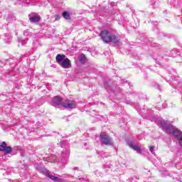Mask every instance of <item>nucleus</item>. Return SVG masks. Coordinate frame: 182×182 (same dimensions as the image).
Segmentation results:
<instances>
[{
    "instance_id": "nucleus-1",
    "label": "nucleus",
    "mask_w": 182,
    "mask_h": 182,
    "mask_svg": "<svg viewBox=\"0 0 182 182\" xmlns=\"http://www.w3.org/2000/svg\"><path fill=\"white\" fill-rule=\"evenodd\" d=\"M159 126L160 127L165 129L166 133H167L168 134H171L172 133L175 139H177L178 140L182 138V132L178 129H174L171 124H168L167 123V122L162 120L159 121Z\"/></svg>"
},
{
    "instance_id": "nucleus-2",
    "label": "nucleus",
    "mask_w": 182,
    "mask_h": 182,
    "mask_svg": "<svg viewBox=\"0 0 182 182\" xmlns=\"http://www.w3.org/2000/svg\"><path fill=\"white\" fill-rule=\"evenodd\" d=\"M100 36L105 43H110V42H112L114 45L120 43V39L115 35L111 34L107 30L102 31Z\"/></svg>"
},
{
    "instance_id": "nucleus-3",
    "label": "nucleus",
    "mask_w": 182,
    "mask_h": 182,
    "mask_svg": "<svg viewBox=\"0 0 182 182\" xmlns=\"http://www.w3.org/2000/svg\"><path fill=\"white\" fill-rule=\"evenodd\" d=\"M55 60L58 65H60L61 68H63V69H69V68H70V60L66 58V55L58 54L55 57Z\"/></svg>"
},
{
    "instance_id": "nucleus-4",
    "label": "nucleus",
    "mask_w": 182,
    "mask_h": 182,
    "mask_svg": "<svg viewBox=\"0 0 182 182\" xmlns=\"http://www.w3.org/2000/svg\"><path fill=\"white\" fill-rule=\"evenodd\" d=\"M100 139L101 143H102V144H105V146H112V144H113L112 138H110V136H109L107 134L102 133L100 135Z\"/></svg>"
},
{
    "instance_id": "nucleus-5",
    "label": "nucleus",
    "mask_w": 182,
    "mask_h": 182,
    "mask_svg": "<svg viewBox=\"0 0 182 182\" xmlns=\"http://www.w3.org/2000/svg\"><path fill=\"white\" fill-rule=\"evenodd\" d=\"M77 105L76 101L73 100H65L62 102L63 107L65 109H75Z\"/></svg>"
},
{
    "instance_id": "nucleus-6",
    "label": "nucleus",
    "mask_w": 182,
    "mask_h": 182,
    "mask_svg": "<svg viewBox=\"0 0 182 182\" xmlns=\"http://www.w3.org/2000/svg\"><path fill=\"white\" fill-rule=\"evenodd\" d=\"M0 151H4L5 156H6V154H9L12 151V147L6 146V142L3 141L0 145Z\"/></svg>"
},
{
    "instance_id": "nucleus-7",
    "label": "nucleus",
    "mask_w": 182,
    "mask_h": 182,
    "mask_svg": "<svg viewBox=\"0 0 182 182\" xmlns=\"http://www.w3.org/2000/svg\"><path fill=\"white\" fill-rule=\"evenodd\" d=\"M44 174L47 176L49 177V178H50V180H53V181H55V182H63V178H60L58 176H55L50 174V172H49V171L48 170H45L43 171Z\"/></svg>"
},
{
    "instance_id": "nucleus-8",
    "label": "nucleus",
    "mask_w": 182,
    "mask_h": 182,
    "mask_svg": "<svg viewBox=\"0 0 182 182\" xmlns=\"http://www.w3.org/2000/svg\"><path fill=\"white\" fill-rule=\"evenodd\" d=\"M29 20L31 22L36 23L41 21V17L36 14H31L28 15Z\"/></svg>"
},
{
    "instance_id": "nucleus-9",
    "label": "nucleus",
    "mask_w": 182,
    "mask_h": 182,
    "mask_svg": "<svg viewBox=\"0 0 182 182\" xmlns=\"http://www.w3.org/2000/svg\"><path fill=\"white\" fill-rule=\"evenodd\" d=\"M127 144L131 149L136 151V153H138L139 154L141 153V149L139 147V146L133 144V142L132 141H128Z\"/></svg>"
},
{
    "instance_id": "nucleus-10",
    "label": "nucleus",
    "mask_w": 182,
    "mask_h": 182,
    "mask_svg": "<svg viewBox=\"0 0 182 182\" xmlns=\"http://www.w3.org/2000/svg\"><path fill=\"white\" fill-rule=\"evenodd\" d=\"M62 103H63V102H62V98L60 97L55 96L53 99V106H59L60 105H62Z\"/></svg>"
},
{
    "instance_id": "nucleus-11",
    "label": "nucleus",
    "mask_w": 182,
    "mask_h": 182,
    "mask_svg": "<svg viewBox=\"0 0 182 182\" xmlns=\"http://www.w3.org/2000/svg\"><path fill=\"white\" fill-rule=\"evenodd\" d=\"M63 16L65 19H70V14L68 11H63Z\"/></svg>"
},
{
    "instance_id": "nucleus-12",
    "label": "nucleus",
    "mask_w": 182,
    "mask_h": 182,
    "mask_svg": "<svg viewBox=\"0 0 182 182\" xmlns=\"http://www.w3.org/2000/svg\"><path fill=\"white\" fill-rule=\"evenodd\" d=\"M80 62L81 63H85V62H86V56H85V55H81L80 56Z\"/></svg>"
},
{
    "instance_id": "nucleus-13",
    "label": "nucleus",
    "mask_w": 182,
    "mask_h": 182,
    "mask_svg": "<svg viewBox=\"0 0 182 182\" xmlns=\"http://www.w3.org/2000/svg\"><path fill=\"white\" fill-rule=\"evenodd\" d=\"M69 153H70L69 149H68L66 151L65 154V151H63L62 152V156L63 157H68L69 156Z\"/></svg>"
},
{
    "instance_id": "nucleus-14",
    "label": "nucleus",
    "mask_w": 182,
    "mask_h": 182,
    "mask_svg": "<svg viewBox=\"0 0 182 182\" xmlns=\"http://www.w3.org/2000/svg\"><path fill=\"white\" fill-rule=\"evenodd\" d=\"M149 151H150V152H151L152 154H156L154 153V146H152L150 147Z\"/></svg>"
},
{
    "instance_id": "nucleus-15",
    "label": "nucleus",
    "mask_w": 182,
    "mask_h": 182,
    "mask_svg": "<svg viewBox=\"0 0 182 182\" xmlns=\"http://www.w3.org/2000/svg\"><path fill=\"white\" fill-rule=\"evenodd\" d=\"M178 143H179L181 147H182V137L180 138L179 139H178Z\"/></svg>"
},
{
    "instance_id": "nucleus-16",
    "label": "nucleus",
    "mask_w": 182,
    "mask_h": 182,
    "mask_svg": "<svg viewBox=\"0 0 182 182\" xmlns=\"http://www.w3.org/2000/svg\"><path fill=\"white\" fill-rule=\"evenodd\" d=\"M74 170H79V168L75 167V168H74Z\"/></svg>"
}]
</instances>
